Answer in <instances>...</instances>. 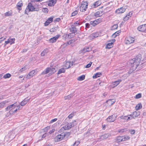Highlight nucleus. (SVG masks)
Listing matches in <instances>:
<instances>
[{
    "label": "nucleus",
    "mask_w": 146,
    "mask_h": 146,
    "mask_svg": "<svg viewBox=\"0 0 146 146\" xmlns=\"http://www.w3.org/2000/svg\"><path fill=\"white\" fill-rule=\"evenodd\" d=\"M81 24V23L78 22V21H76V22H75L72 25H75V26H76V27L78 25H80Z\"/></svg>",
    "instance_id": "obj_53"
},
{
    "label": "nucleus",
    "mask_w": 146,
    "mask_h": 146,
    "mask_svg": "<svg viewBox=\"0 0 146 146\" xmlns=\"http://www.w3.org/2000/svg\"><path fill=\"white\" fill-rule=\"evenodd\" d=\"M47 134H48V133H45L42 136L41 139L40 140H38V141L37 142H38L39 141H40L41 140H43L42 138H45L46 136V135Z\"/></svg>",
    "instance_id": "obj_48"
},
{
    "label": "nucleus",
    "mask_w": 146,
    "mask_h": 146,
    "mask_svg": "<svg viewBox=\"0 0 146 146\" xmlns=\"http://www.w3.org/2000/svg\"><path fill=\"white\" fill-rule=\"evenodd\" d=\"M48 51V50L47 49H45L41 53V55L42 56H44L45 54L47 53Z\"/></svg>",
    "instance_id": "obj_38"
},
{
    "label": "nucleus",
    "mask_w": 146,
    "mask_h": 146,
    "mask_svg": "<svg viewBox=\"0 0 146 146\" xmlns=\"http://www.w3.org/2000/svg\"><path fill=\"white\" fill-rule=\"evenodd\" d=\"M74 41V39H71L70 40H69L67 42H66L65 43L66 45H69L70 44H71L73 43Z\"/></svg>",
    "instance_id": "obj_36"
},
{
    "label": "nucleus",
    "mask_w": 146,
    "mask_h": 146,
    "mask_svg": "<svg viewBox=\"0 0 146 146\" xmlns=\"http://www.w3.org/2000/svg\"><path fill=\"white\" fill-rule=\"evenodd\" d=\"M11 76V75L9 73H7L4 75L3 76V78L5 79L9 78H10Z\"/></svg>",
    "instance_id": "obj_37"
},
{
    "label": "nucleus",
    "mask_w": 146,
    "mask_h": 146,
    "mask_svg": "<svg viewBox=\"0 0 146 146\" xmlns=\"http://www.w3.org/2000/svg\"><path fill=\"white\" fill-rule=\"evenodd\" d=\"M10 106L11 107L12 109H13L14 108H15V107H16V106H17V102L15 103H14L11 104Z\"/></svg>",
    "instance_id": "obj_45"
},
{
    "label": "nucleus",
    "mask_w": 146,
    "mask_h": 146,
    "mask_svg": "<svg viewBox=\"0 0 146 146\" xmlns=\"http://www.w3.org/2000/svg\"><path fill=\"white\" fill-rule=\"evenodd\" d=\"M35 7H33L31 3H29L28 5V6L27 7V9H29V11H33Z\"/></svg>",
    "instance_id": "obj_15"
},
{
    "label": "nucleus",
    "mask_w": 146,
    "mask_h": 146,
    "mask_svg": "<svg viewBox=\"0 0 146 146\" xmlns=\"http://www.w3.org/2000/svg\"><path fill=\"white\" fill-rule=\"evenodd\" d=\"M118 27V25L117 24H115L113 25L111 28V30H113L117 29Z\"/></svg>",
    "instance_id": "obj_46"
},
{
    "label": "nucleus",
    "mask_w": 146,
    "mask_h": 146,
    "mask_svg": "<svg viewBox=\"0 0 146 146\" xmlns=\"http://www.w3.org/2000/svg\"><path fill=\"white\" fill-rule=\"evenodd\" d=\"M130 13H129L125 17H124L123 20L125 21H127L129 18L131 17V16H130Z\"/></svg>",
    "instance_id": "obj_41"
},
{
    "label": "nucleus",
    "mask_w": 146,
    "mask_h": 146,
    "mask_svg": "<svg viewBox=\"0 0 146 146\" xmlns=\"http://www.w3.org/2000/svg\"><path fill=\"white\" fill-rule=\"evenodd\" d=\"M120 33V32H119V31H118L115 32V33H114L112 35V37H113L114 38L116 37V36H117L119 35V33Z\"/></svg>",
    "instance_id": "obj_40"
},
{
    "label": "nucleus",
    "mask_w": 146,
    "mask_h": 146,
    "mask_svg": "<svg viewBox=\"0 0 146 146\" xmlns=\"http://www.w3.org/2000/svg\"><path fill=\"white\" fill-rule=\"evenodd\" d=\"M7 102H8V101H6L1 102L0 103V108H3L6 103Z\"/></svg>",
    "instance_id": "obj_32"
},
{
    "label": "nucleus",
    "mask_w": 146,
    "mask_h": 146,
    "mask_svg": "<svg viewBox=\"0 0 146 146\" xmlns=\"http://www.w3.org/2000/svg\"><path fill=\"white\" fill-rule=\"evenodd\" d=\"M135 41V38L132 37H128L125 43L126 44L129 45L134 42Z\"/></svg>",
    "instance_id": "obj_6"
},
{
    "label": "nucleus",
    "mask_w": 146,
    "mask_h": 146,
    "mask_svg": "<svg viewBox=\"0 0 146 146\" xmlns=\"http://www.w3.org/2000/svg\"><path fill=\"white\" fill-rule=\"evenodd\" d=\"M99 36V34L98 32L93 33L90 35L89 36V39L92 40L95 38L98 37Z\"/></svg>",
    "instance_id": "obj_9"
},
{
    "label": "nucleus",
    "mask_w": 146,
    "mask_h": 146,
    "mask_svg": "<svg viewBox=\"0 0 146 146\" xmlns=\"http://www.w3.org/2000/svg\"><path fill=\"white\" fill-rule=\"evenodd\" d=\"M42 11L45 13H47L48 11V10L47 8H44L42 9Z\"/></svg>",
    "instance_id": "obj_57"
},
{
    "label": "nucleus",
    "mask_w": 146,
    "mask_h": 146,
    "mask_svg": "<svg viewBox=\"0 0 146 146\" xmlns=\"http://www.w3.org/2000/svg\"><path fill=\"white\" fill-rule=\"evenodd\" d=\"M128 116L127 117V120L128 121L129 120H131L132 119H134V116H133L132 114H131L129 115H128Z\"/></svg>",
    "instance_id": "obj_42"
},
{
    "label": "nucleus",
    "mask_w": 146,
    "mask_h": 146,
    "mask_svg": "<svg viewBox=\"0 0 146 146\" xmlns=\"http://www.w3.org/2000/svg\"><path fill=\"white\" fill-rule=\"evenodd\" d=\"M97 22L96 20H95L94 21H91L90 22V24L91 25H92L93 26H94L97 24H98L97 23Z\"/></svg>",
    "instance_id": "obj_43"
},
{
    "label": "nucleus",
    "mask_w": 146,
    "mask_h": 146,
    "mask_svg": "<svg viewBox=\"0 0 146 146\" xmlns=\"http://www.w3.org/2000/svg\"><path fill=\"white\" fill-rule=\"evenodd\" d=\"M23 3L22 1H19L17 4V7L18 9L19 10H21V7L23 6Z\"/></svg>",
    "instance_id": "obj_20"
},
{
    "label": "nucleus",
    "mask_w": 146,
    "mask_h": 146,
    "mask_svg": "<svg viewBox=\"0 0 146 146\" xmlns=\"http://www.w3.org/2000/svg\"><path fill=\"white\" fill-rule=\"evenodd\" d=\"M140 114V112L139 111H136L133 112V116H134V118L138 116Z\"/></svg>",
    "instance_id": "obj_28"
},
{
    "label": "nucleus",
    "mask_w": 146,
    "mask_h": 146,
    "mask_svg": "<svg viewBox=\"0 0 146 146\" xmlns=\"http://www.w3.org/2000/svg\"><path fill=\"white\" fill-rule=\"evenodd\" d=\"M137 29L138 30L140 31L145 32L146 30V24L145 25H143L139 26Z\"/></svg>",
    "instance_id": "obj_11"
},
{
    "label": "nucleus",
    "mask_w": 146,
    "mask_h": 146,
    "mask_svg": "<svg viewBox=\"0 0 146 146\" xmlns=\"http://www.w3.org/2000/svg\"><path fill=\"white\" fill-rule=\"evenodd\" d=\"M50 127L49 126H48L45 127L44 129V132H46L48 129L50 128Z\"/></svg>",
    "instance_id": "obj_60"
},
{
    "label": "nucleus",
    "mask_w": 146,
    "mask_h": 146,
    "mask_svg": "<svg viewBox=\"0 0 146 146\" xmlns=\"http://www.w3.org/2000/svg\"><path fill=\"white\" fill-rule=\"evenodd\" d=\"M65 137L64 133H61L60 135H58L55 137L54 139L56 142H58L62 140Z\"/></svg>",
    "instance_id": "obj_4"
},
{
    "label": "nucleus",
    "mask_w": 146,
    "mask_h": 146,
    "mask_svg": "<svg viewBox=\"0 0 146 146\" xmlns=\"http://www.w3.org/2000/svg\"><path fill=\"white\" fill-rule=\"evenodd\" d=\"M117 115L115 114H113L110 116L106 119V120L107 121L109 122H113L116 119Z\"/></svg>",
    "instance_id": "obj_3"
},
{
    "label": "nucleus",
    "mask_w": 146,
    "mask_h": 146,
    "mask_svg": "<svg viewBox=\"0 0 146 146\" xmlns=\"http://www.w3.org/2000/svg\"><path fill=\"white\" fill-rule=\"evenodd\" d=\"M74 115V113H72L71 114H70L68 116V117L69 119H71L72 118V117Z\"/></svg>",
    "instance_id": "obj_58"
},
{
    "label": "nucleus",
    "mask_w": 146,
    "mask_h": 146,
    "mask_svg": "<svg viewBox=\"0 0 146 146\" xmlns=\"http://www.w3.org/2000/svg\"><path fill=\"white\" fill-rule=\"evenodd\" d=\"M17 109L16 108L15 110H13V109H11V110H10V112H12V113H15L17 111Z\"/></svg>",
    "instance_id": "obj_59"
},
{
    "label": "nucleus",
    "mask_w": 146,
    "mask_h": 146,
    "mask_svg": "<svg viewBox=\"0 0 146 146\" xmlns=\"http://www.w3.org/2000/svg\"><path fill=\"white\" fill-rule=\"evenodd\" d=\"M101 4V3L99 1H97L94 3L93 5V8H96L99 6Z\"/></svg>",
    "instance_id": "obj_26"
},
{
    "label": "nucleus",
    "mask_w": 146,
    "mask_h": 146,
    "mask_svg": "<svg viewBox=\"0 0 146 146\" xmlns=\"http://www.w3.org/2000/svg\"><path fill=\"white\" fill-rule=\"evenodd\" d=\"M92 50V48L89 46L87 47L86 48H84L82 50V52L84 53L86 52H89Z\"/></svg>",
    "instance_id": "obj_22"
},
{
    "label": "nucleus",
    "mask_w": 146,
    "mask_h": 146,
    "mask_svg": "<svg viewBox=\"0 0 146 146\" xmlns=\"http://www.w3.org/2000/svg\"><path fill=\"white\" fill-rule=\"evenodd\" d=\"M29 99L28 98V97L27 98H25L23 101L21 102L20 104L21 106H24L25 104H26L27 102L29 100Z\"/></svg>",
    "instance_id": "obj_18"
},
{
    "label": "nucleus",
    "mask_w": 146,
    "mask_h": 146,
    "mask_svg": "<svg viewBox=\"0 0 146 146\" xmlns=\"http://www.w3.org/2000/svg\"><path fill=\"white\" fill-rule=\"evenodd\" d=\"M64 46H61L60 48L59 51H60V52H63L64 51L65 49H64Z\"/></svg>",
    "instance_id": "obj_50"
},
{
    "label": "nucleus",
    "mask_w": 146,
    "mask_h": 146,
    "mask_svg": "<svg viewBox=\"0 0 146 146\" xmlns=\"http://www.w3.org/2000/svg\"><path fill=\"white\" fill-rule=\"evenodd\" d=\"M80 143V142L78 141H76L73 145L71 146H77Z\"/></svg>",
    "instance_id": "obj_47"
},
{
    "label": "nucleus",
    "mask_w": 146,
    "mask_h": 146,
    "mask_svg": "<svg viewBox=\"0 0 146 146\" xmlns=\"http://www.w3.org/2000/svg\"><path fill=\"white\" fill-rule=\"evenodd\" d=\"M126 8H127V7L126 6L121 7L120 8L116 10L115 11V12L118 14L123 13L125 12Z\"/></svg>",
    "instance_id": "obj_5"
},
{
    "label": "nucleus",
    "mask_w": 146,
    "mask_h": 146,
    "mask_svg": "<svg viewBox=\"0 0 146 146\" xmlns=\"http://www.w3.org/2000/svg\"><path fill=\"white\" fill-rule=\"evenodd\" d=\"M50 68L49 67L47 68L44 71H43L42 73V75H44L48 73L49 71H50Z\"/></svg>",
    "instance_id": "obj_24"
},
{
    "label": "nucleus",
    "mask_w": 146,
    "mask_h": 146,
    "mask_svg": "<svg viewBox=\"0 0 146 146\" xmlns=\"http://www.w3.org/2000/svg\"><path fill=\"white\" fill-rule=\"evenodd\" d=\"M56 2V1H54V0H50L49 1L48 5L49 6H53Z\"/></svg>",
    "instance_id": "obj_21"
},
{
    "label": "nucleus",
    "mask_w": 146,
    "mask_h": 146,
    "mask_svg": "<svg viewBox=\"0 0 146 146\" xmlns=\"http://www.w3.org/2000/svg\"><path fill=\"white\" fill-rule=\"evenodd\" d=\"M110 136V134L109 133H106L101 135L100 137V139L103 140L104 139L108 138Z\"/></svg>",
    "instance_id": "obj_19"
},
{
    "label": "nucleus",
    "mask_w": 146,
    "mask_h": 146,
    "mask_svg": "<svg viewBox=\"0 0 146 146\" xmlns=\"http://www.w3.org/2000/svg\"><path fill=\"white\" fill-rule=\"evenodd\" d=\"M57 28L56 27H55L54 28H52L50 29V31L51 32H54L55 31L57 30Z\"/></svg>",
    "instance_id": "obj_52"
},
{
    "label": "nucleus",
    "mask_w": 146,
    "mask_h": 146,
    "mask_svg": "<svg viewBox=\"0 0 146 146\" xmlns=\"http://www.w3.org/2000/svg\"><path fill=\"white\" fill-rule=\"evenodd\" d=\"M103 12L102 11H97L94 14V16L96 17H100L102 15Z\"/></svg>",
    "instance_id": "obj_23"
},
{
    "label": "nucleus",
    "mask_w": 146,
    "mask_h": 146,
    "mask_svg": "<svg viewBox=\"0 0 146 146\" xmlns=\"http://www.w3.org/2000/svg\"><path fill=\"white\" fill-rule=\"evenodd\" d=\"M115 102V101L114 99H110L107 100L106 103H107L109 106H110L112 105Z\"/></svg>",
    "instance_id": "obj_17"
},
{
    "label": "nucleus",
    "mask_w": 146,
    "mask_h": 146,
    "mask_svg": "<svg viewBox=\"0 0 146 146\" xmlns=\"http://www.w3.org/2000/svg\"><path fill=\"white\" fill-rule=\"evenodd\" d=\"M73 94H70L67 96L64 97V98L65 100L70 99L71 98L73 97Z\"/></svg>",
    "instance_id": "obj_33"
},
{
    "label": "nucleus",
    "mask_w": 146,
    "mask_h": 146,
    "mask_svg": "<svg viewBox=\"0 0 146 146\" xmlns=\"http://www.w3.org/2000/svg\"><path fill=\"white\" fill-rule=\"evenodd\" d=\"M50 71H51L52 73H54L56 72V69H57L56 67H53L52 66L51 67H50Z\"/></svg>",
    "instance_id": "obj_35"
},
{
    "label": "nucleus",
    "mask_w": 146,
    "mask_h": 146,
    "mask_svg": "<svg viewBox=\"0 0 146 146\" xmlns=\"http://www.w3.org/2000/svg\"><path fill=\"white\" fill-rule=\"evenodd\" d=\"M92 64V62H90V63L88 64L86 66H85V68H89V67H90Z\"/></svg>",
    "instance_id": "obj_55"
},
{
    "label": "nucleus",
    "mask_w": 146,
    "mask_h": 146,
    "mask_svg": "<svg viewBox=\"0 0 146 146\" xmlns=\"http://www.w3.org/2000/svg\"><path fill=\"white\" fill-rule=\"evenodd\" d=\"M122 136H119L117 137L116 139V141L117 143H119L123 141V138Z\"/></svg>",
    "instance_id": "obj_25"
},
{
    "label": "nucleus",
    "mask_w": 146,
    "mask_h": 146,
    "mask_svg": "<svg viewBox=\"0 0 146 146\" xmlns=\"http://www.w3.org/2000/svg\"><path fill=\"white\" fill-rule=\"evenodd\" d=\"M70 132H66L64 133V135H65V137L66 136L68 137L70 134Z\"/></svg>",
    "instance_id": "obj_51"
},
{
    "label": "nucleus",
    "mask_w": 146,
    "mask_h": 146,
    "mask_svg": "<svg viewBox=\"0 0 146 146\" xmlns=\"http://www.w3.org/2000/svg\"><path fill=\"white\" fill-rule=\"evenodd\" d=\"M73 33H69L68 35V37L70 38H72L73 37V35H73Z\"/></svg>",
    "instance_id": "obj_62"
},
{
    "label": "nucleus",
    "mask_w": 146,
    "mask_h": 146,
    "mask_svg": "<svg viewBox=\"0 0 146 146\" xmlns=\"http://www.w3.org/2000/svg\"><path fill=\"white\" fill-rule=\"evenodd\" d=\"M47 21H49L50 23H51L53 20V17H50L47 20Z\"/></svg>",
    "instance_id": "obj_56"
},
{
    "label": "nucleus",
    "mask_w": 146,
    "mask_h": 146,
    "mask_svg": "<svg viewBox=\"0 0 146 146\" xmlns=\"http://www.w3.org/2000/svg\"><path fill=\"white\" fill-rule=\"evenodd\" d=\"M122 81L121 79H118L117 81H115L113 82L111 85V86L112 88H113L115 86L118 85Z\"/></svg>",
    "instance_id": "obj_7"
},
{
    "label": "nucleus",
    "mask_w": 146,
    "mask_h": 146,
    "mask_svg": "<svg viewBox=\"0 0 146 146\" xmlns=\"http://www.w3.org/2000/svg\"><path fill=\"white\" fill-rule=\"evenodd\" d=\"M12 13L10 11H8L5 13V15L6 17L9 16L11 15Z\"/></svg>",
    "instance_id": "obj_44"
},
{
    "label": "nucleus",
    "mask_w": 146,
    "mask_h": 146,
    "mask_svg": "<svg viewBox=\"0 0 146 146\" xmlns=\"http://www.w3.org/2000/svg\"><path fill=\"white\" fill-rule=\"evenodd\" d=\"M73 64L71 62H66L64 65V68L65 69H67L71 67V66H72Z\"/></svg>",
    "instance_id": "obj_16"
},
{
    "label": "nucleus",
    "mask_w": 146,
    "mask_h": 146,
    "mask_svg": "<svg viewBox=\"0 0 146 146\" xmlns=\"http://www.w3.org/2000/svg\"><path fill=\"white\" fill-rule=\"evenodd\" d=\"M65 71V70L64 68H62L60 69L58 72V74H61L62 73H64Z\"/></svg>",
    "instance_id": "obj_29"
},
{
    "label": "nucleus",
    "mask_w": 146,
    "mask_h": 146,
    "mask_svg": "<svg viewBox=\"0 0 146 146\" xmlns=\"http://www.w3.org/2000/svg\"><path fill=\"white\" fill-rule=\"evenodd\" d=\"M15 40V39L14 38H9L8 39V40L7 41H5V45H6L9 43H10V44L11 45L12 44L14 43Z\"/></svg>",
    "instance_id": "obj_14"
},
{
    "label": "nucleus",
    "mask_w": 146,
    "mask_h": 146,
    "mask_svg": "<svg viewBox=\"0 0 146 146\" xmlns=\"http://www.w3.org/2000/svg\"><path fill=\"white\" fill-rule=\"evenodd\" d=\"M11 108L12 109L11 107L10 106V105H9L5 109V110L6 111H7L10 109Z\"/></svg>",
    "instance_id": "obj_64"
},
{
    "label": "nucleus",
    "mask_w": 146,
    "mask_h": 146,
    "mask_svg": "<svg viewBox=\"0 0 146 146\" xmlns=\"http://www.w3.org/2000/svg\"><path fill=\"white\" fill-rule=\"evenodd\" d=\"M85 76L84 75H83L79 77L78 78L77 80H78L81 81L84 80L85 79Z\"/></svg>",
    "instance_id": "obj_34"
},
{
    "label": "nucleus",
    "mask_w": 146,
    "mask_h": 146,
    "mask_svg": "<svg viewBox=\"0 0 146 146\" xmlns=\"http://www.w3.org/2000/svg\"><path fill=\"white\" fill-rule=\"evenodd\" d=\"M115 40L114 39H113L109 41L106 46H111L113 44L114 42H115Z\"/></svg>",
    "instance_id": "obj_27"
},
{
    "label": "nucleus",
    "mask_w": 146,
    "mask_h": 146,
    "mask_svg": "<svg viewBox=\"0 0 146 146\" xmlns=\"http://www.w3.org/2000/svg\"><path fill=\"white\" fill-rule=\"evenodd\" d=\"M60 36V35H56L55 36L52 38H50L49 41L50 42L53 43L55 42L56 40Z\"/></svg>",
    "instance_id": "obj_12"
},
{
    "label": "nucleus",
    "mask_w": 146,
    "mask_h": 146,
    "mask_svg": "<svg viewBox=\"0 0 146 146\" xmlns=\"http://www.w3.org/2000/svg\"><path fill=\"white\" fill-rule=\"evenodd\" d=\"M72 123H69L66 125L63 126L62 127L61 129H64V130L68 129L71 128L72 127L74 126L75 125H72Z\"/></svg>",
    "instance_id": "obj_8"
},
{
    "label": "nucleus",
    "mask_w": 146,
    "mask_h": 146,
    "mask_svg": "<svg viewBox=\"0 0 146 146\" xmlns=\"http://www.w3.org/2000/svg\"><path fill=\"white\" fill-rule=\"evenodd\" d=\"M141 97V93H139L136 95L135 98L139 99Z\"/></svg>",
    "instance_id": "obj_49"
},
{
    "label": "nucleus",
    "mask_w": 146,
    "mask_h": 146,
    "mask_svg": "<svg viewBox=\"0 0 146 146\" xmlns=\"http://www.w3.org/2000/svg\"><path fill=\"white\" fill-rule=\"evenodd\" d=\"M26 69V67H24L22 68L21 69H20V70H19V72H22L23 71L25 70Z\"/></svg>",
    "instance_id": "obj_61"
},
{
    "label": "nucleus",
    "mask_w": 146,
    "mask_h": 146,
    "mask_svg": "<svg viewBox=\"0 0 146 146\" xmlns=\"http://www.w3.org/2000/svg\"><path fill=\"white\" fill-rule=\"evenodd\" d=\"M35 71L34 70L31 71L30 73L26 76V78L27 79H29L30 78L32 77L35 74Z\"/></svg>",
    "instance_id": "obj_13"
},
{
    "label": "nucleus",
    "mask_w": 146,
    "mask_h": 146,
    "mask_svg": "<svg viewBox=\"0 0 146 146\" xmlns=\"http://www.w3.org/2000/svg\"><path fill=\"white\" fill-rule=\"evenodd\" d=\"M76 26L74 25H72L71 26V27L70 28V30L71 32L72 33H77V30L76 28Z\"/></svg>",
    "instance_id": "obj_10"
},
{
    "label": "nucleus",
    "mask_w": 146,
    "mask_h": 146,
    "mask_svg": "<svg viewBox=\"0 0 146 146\" xmlns=\"http://www.w3.org/2000/svg\"><path fill=\"white\" fill-rule=\"evenodd\" d=\"M141 58V55L139 54L136 57L128 61L129 65L131 66L130 70H132V71L135 70L139 65Z\"/></svg>",
    "instance_id": "obj_1"
},
{
    "label": "nucleus",
    "mask_w": 146,
    "mask_h": 146,
    "mask_svg": "<svg viewBox=\"0 0 146 146\" xmlns=\"http://www.w3.org/2000/svg\"><path fill=\"white\" fill-rule=\"evenodd\" d=\"M142 108V106L141 103L138 104L135 106V109L136 110H138L141 109Z\"/></svg>",
    "instance_id": "obj_31"
},
{
    "label": "nucleus",
    "mask_w": 146,
    "mask_h": 146,
    "mask_svg": "<svg viewBox=\"0 0 146 146\" xmlns=\"http://www.w3.org/2000/svg\"><path fill=\"white\" fill-rule=\"evenodd\" d=\"M78 13V11L76 10L72 12L71 14V16H74L76 15Z\"/></svg>",
    "instance_id": "obj_54"
},
{
    "label": "nucleus",
    "mask_w": 146,
    "mask_h": 146,
    "mask_svg": "<svg viewBox=\"0 0 146 146\" xmlns=\"http://www.w3.org/2000/svg\"><path fill=\"white\" fill-rule=\"evenodd\" d=\"M88 6V3L87 1H82L80 7V11L82 12H84L87 9Z\"/></svg>",
    "instance_id": "obj_2"
},
{
    "label": "nucleus",
    "mask_w": 146,
    "mask_h": 146,
    "mask_svg": "<svg viewBox=\"0 0 146 146\" xmlns=\"http://www.w3.org/2000/svg\"><path fill=\"white\" fill-rule=\"evenodd\" d=\"M102 75V73L101 72H97L93 76V78H96L100 77Z\"/></svg>",
    "instance_id": "obj_30"
},
{
    "label": "nucleus",
    "mask_w": 146,
    "mask_h": 146,
    "mask_svg": "<svg viewBox=\"0 0 146 146\" xmlns=\"http://www.w3.org/2000/svg\"><path fill=\"white\" fill-rule=\"evenodd\" d=\"M122 136L123 138V141L128 140L130 138V137L128 136Z\"/></svg>",
    "instance_id": "obj_39"
},
{
    "label": "nucleus",
    "mask_w": 146,
    "mask_h": 146,
    "mask_svg": "<svg viewBox=\"0 0 146 146\" xmlns=\"http://www.w3.org/2000/svg\"><path fill=\"white\" fill-rule=\"evenodd\" d=\"M57 120V118H54L53 119L51 120L50 121V123H52L56 121Z\"/></svg>",
    "instance_id": "obj_63"
}]
</instances>
